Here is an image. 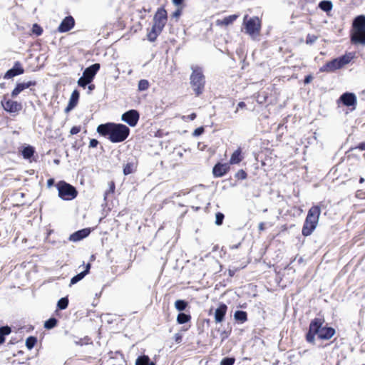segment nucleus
Returning <instances> with one entry per match:
<instances>
[{"mask_svg": "<svg viewBox=\"0 0 365 365\" xmlns=\"http://www.w3.org/2000/svg\"><path fill=\"white\" fill-rule=\"evenodd\" d=\"M97 132L103 136L108 135V139L112 143H120L128 138L130 129L123 124L108 123L99 125L97 128Z\"/></svg>", "mask_w": 365, "mask_h": 365, "instance_id": "f257e3e1", "label": "nucleus"}, {"mask_svg": "<svg viewBox=\"0 0 365 365\" xmlns=\"http://www.w3.org/2000/svg\"><path fill=\"white\" fill-rule=\"evenodd\" d=\"M167 11L165 9H158L153 18V25L148 34V39L153 42L162 32L167 22Z\"/></svg>", "mask_w": 365, "mask_h": 365, "instance_id": "f03ea898", "label": "nucleus"}, {"mask_svg": "<svg viewBox=\"0 0 365 365\" xmlns=\"http://www.w3.org/2000/svg\"><path fill=\"white\" fill-rule=\"evenodd\" d=\"M320 214L321 210L318 205L312 206L309 210L302 230L304 236H309L316 229Z\"/></svg>", "mask_w": 365, "mask_h": 365, "instance_id": "7ed1b4c3", "label": "nucleus"}, {"mask_svg": "<svg viewBox=\"0 0 365 365\" xmlns=\"http://www.w3.org/2000/svg\"><path fill=\"white\" fill-rule=\"evenodd\" d=\"M351 41L354 44L365 46V16H356L352 24Z\"/></svg>", "mask_w": 365, "mask_h": 365, "instance_id": "20e7f679", "label": "nucleus"}, {"mask_svg": "<svg viewBox=\"0 0 365 365\" xmlns=\"http://www.w3.org/2000/svg\"><path fill=\"white\" fill-rule=\"evenodd\" d=\"M192 74L190 75V85L197 96L202 93L205 84V78L202 71L199 67H192Z\"/></svg>", "mask_w": 365, "mask_h": 365, "instance_id": "39448f33", "label": "nucleus"}, {"mask_svg": "<svg viewBox=\"0 0 365 365\" xmlns=\"http://www.w3.org/2000/svg\"><path fill=\"white\" fill-rule=\"evenodd\" d=\"M324 322L323 319L315 318L311 322V329L317 332L319 338L327 340L334 336L335 330L331 327H322Z\"/></svg>", "mask_w": 365, "mask_h": 365, "instance_id": "423d86ee", "label": "nucleus"}, {"mask_svg": "<svg viewBox=\"0 0 365 365\" xmlns=\"http://www.w3.org/2000/svg\"><path fill=\"white\" fill-rule=\"evenodd\" d=\"M245 33L255 38L259 34L261 29V22L258 17L253 16L248 19V15H245L243 19Z\"/></svg>", "mask_w": 365, "mask_h": 365, "instance_id": "0eeeda50", "label": "nucleus"}, {"mask_svg": "<svg viewBox=\"0 0 365 365\" xmlns=\"http://www.w3.org/2000/svg\"><path fill=\"white\" fill-rule=\"evenodd\" d=\"M58 197L63 200H72L77 197L76 189L65 181H60L56 184Z\"/></svg>", "mask_w": 365, "mask_h": 365, "instance_id": "6e6552de", "label": "nucleus"}, {"mask_svg": "<svg viewBox=\"0 0 365 365\" xmlns=\"http://www.w3.org/2000/svg\"><path fill=\"white\" fill-rule=\"evenodd\" d=\"M3 108L8 113H18L22 108L21 103L8 99L6 96L3 97L1 101Z\"/></svg>", "mask_w": 365, "mask_h": 365, "instance_id": "1a4fd4ad", "label": "nucleus"}, {"mask_svg": "<svg viewBox=\"0 0 365 365\" xmlns=\"http://www.w3.org/2000/svg\"><path fill=\"white\" fill-rule=\"evenodd\" d=\"M139 118V113L136 110L132 109L124 113L121 116V120L130 126L134 127L137 125Z\"/></svg>", "mask_w": 365, "mask_h": 365, "instance_id": "9d476101", "label": "nucleus"}, {"mask_svg": "<svg viewBox=\"0 0 365 365\" xmlns=\"http://www.w3.org/2000/svg\"><path fill=\"white\" fill-rule=\"evenodd\" d=\"M75 25L74 19L71 16H66L58 27V31L64 33L70 31Z\"/></svg>", "mask_w": 365, "mask_h": 365, "instance_id": "9b49d317", "label": "nucleus"}, {"mask_svg": "<svg viewBox=\"0 0 365 365\" xmlns=\"http://www.w3.org/2000/svg\"><path fill=\"white\" fill-rule=\"evenodd\" d=\"M24 69L21 66V64L16 61L12 68L8 70L5 73L4 78L6 79L11 78L16 76L24 73Z\"/></svg>", "mask_w": 365, "mask_h": 365, "instance_id": "f8f14e48", "label": "nucleus"}, {"mask_svg": "<svg viewBox=\"0 0 365 365\" xmlns=\"http://www.w3.org/2000/svg\"><path fill=\"white\" fill-rule=\"evenodd\" d=\"M342 68L339 58H334L320 68L322 72H332Z\"/></svg>", "mask_w": 365, "mask_h": 365, "instance_id": "ddd939ff", "label": "nucleus"}, {"mask_svg": "<svg viewBox=\"0 0 365 365\" xmlns=\"http://www.w3.org/2000/svg\"><path fill=\"white\" fill-rule=\"evenodd\" d=\"M340 100L346 106H354L356 105V96L353 93H344L340 96Z\"/></svg>", "mask_w": 365, "mask_h": 365, "instance_id": "4468645a", "label": "nucleus"}, {"mask_svg": "<svg viewBox=\"0 0 365 365\" xmlns=\"http://www.w3.org/2000/svg\"><path fill=\"white\" fill-rule=\"evenodd\" d=\"M99 69L100 64L94 63L84 70L83 76H84V78H87L92 81Z\"/></svg>", "mask_w": 365, "mask_h": 365, "instance_id": "2eb2a0df", "label": "nucleus"}, {"mask_svg": "<svg viewBox=\"0 0 365 365\" xmlns=\"http://www.w3.org/2000/svg\"><path fill=\"white\" fill-rule=\"evenodd\" d=\"M36 82L35 81H28V82H24V83H19L16 84V86L11 92V97L16 98L21 92L24 91L25 89L29 88L30 86H35Z\"/></svg>", "mask_w": 365, "mask_h": 365, "instance_id": "dca6fc26", "label": "nucleus"}, {"mask_svg": "<svg viewBox=\"0 0 365 365\" xmlns=\"http://www.w3.org/2000/svg\"><path fill=\"white\" fill-rule=\"evenodd\" d=\"M227 311V306L225 304H220L215 312V322L216 323H221L223 322Z\"/></svg>", "mask_w": 365, "mask_h": 365, "instance_id": "f3484780", "label": "nucleus"}, {"mask_svg": "<svg viewBox=\"0 0 365 365\" xmlns=\"http://www.w3.org/2000/svg\"><path fill=\"white\" fill-rule=\"evenodd\" d=\"M79 98V92L77 90H74L71 93L69 99L68 104L65 108V112L68 113L73 110L77 105Z\"/></svg>", "mask_w": 365, "mask_h": 365, "instance_id": "a211bd4d", "label": "nucleus"}, {"mask_svg": "<svg viewBox=\"0 0 365 365\" xmlns=\"http://www.w3.org/2000/svg\"><path fill=\"white\" fill-rule=\"evenodd\" d=\"M89 234V229H82L71 235L69 240L73 242H78L86 237Z\"/></svg>", "mask_w": 365, "mask_h": 365, "instance_id": "6ab92c4d", "label": "nucleus"}, {"mask_svg": "<svg viewBox=\"0 0 365 365\" xmlns=\"http://www.w3.org/2000/svg\"><path fill=\"white\" fill-rule=\"evenodd\" d=\"M228 169L229 166L227 164L217 163L214 166L212 173L215 177L220 178L223 176Z\"/></svg>", "mask_w": 365, "mask_h": 365, "instance_id": "aec40b11", "label": "nucleus"}, {"mask_svg": "<svg viewBox=\"0 0 365 365\" xmlns=\"http://www.w3.org/2000/svg\"><path fill=\"white\" fill-rule=\"evenodd\" d=\"M239 17V14H232L228 16L225 17L222 20H217V26H228L232 24Z\"/></svg>", "mask_w": 365, "mask_h": 365, "instance_id": "412c9836", "label": "nucleus"}, {"mask_svg": "<svg viewBox=\"0 0 365 365\" xmlns=\"http://www.w3.org/2000/svg\"><path fill=\"white\" fill-rule=\"evenodd\" d=\"M91 268V264L88 263L87 264L86 267V269L79 274H76V276L73 277L71 279V285L74 284L79 281H81L82 279L84 278V277L89 272Z\"/></svg>", "mask_w": 365, "mask_h": 365, "instance_id": "4be33fe9", "label": "nucleus"}, {"mask_svg": "<svg viewBox=\"0 0 365 365\" xmlns=\"http://www.w3.org/2000/svg\"><path fill=\"white\" fill-rule=\"evenodd\" d=\"M241 149L240 148H238L237 150H236L232 155L231 158H230V163L232 164V165H234V164H238L239 163H240L242 160V158L241 156Z\"/></svg>", "mask_w": 365, "mask_h": 365, "instance_id": "5701e85b", "label": "nucleus"}, {"mask_svg": "<svg viewBox=\"0 0 365 365\" xmlns=\"http://www.w3.org/2000/svg\"><path fill=\"white\" fill-rule=\"evenodd\" d=\"M135 365H155L153 361H150V358L146 356H140L138 357L135 361Z\"/></svg>", "mask_w": 365, "mask_h": 365, "instance_id": "b1692460", "label": "nucleus"}, {"mask_svg": "<svg viewBox=\"0 0 365 365\" xmlns=\"http://www.w3.org/2000/svg\"><path fill=\"white\" fill-rule=\"evenodd\" d=\"M70 337L73 342L76 345L82 346L83 344H89L90 339L88 336H85L84 338H78L74 335H71Z\"/></svg>", "mask_w": 365, "mask_h": 365, "instance_id": "393cba45", "label": "nucleus"}, {"mask_svg": "<svg viewBox=\"0 0 365 365\" xmlns=\"http://www.w3.org/2000/svg\"><path fill=\"white\" fill-rule=\"evenodd\" d=\"M353 58L354 54L352 53H349L338 58L339 60L340 64H341V67H343L344 66L348 64L353 59Z\"/></svg>", "mask_w": 365, "mask_h": 365, "instance_id": "a878e982", "label": "nucleus"}, {"mask_svg": "<svg viewBox=\"0 0 365 365\" xmlns=\"http://www.w3.org/2000/svg\"><path fill=\"white\" fill-rule=\"evenodd\" d=\"M234 317L237 321L243 323L247 321V314L246 312L239 310L235 312Z\"/></svg>", "mask_w": 365, "mask_h": 365, "instance_id": "bb28decb", "label": "nucleus"}, {"mask_svg": "<svg viewBox=\"0 0 365 365\" xmlns=\"http://www.w3.org/2000/svg\"><path fill=\"white\" fill-rule=\"evenodd\" d=\"M319 7L324 11H329L332 9L333 5L331 1L324 0L319 4Z\"/></svg>", "mask_w": 365, "mask_h": 365, "instance_id": "cd10ccee", "label": "nucleus"}, {"mask_svg": "<svg viewBox=\"0 0 365 365\" xmlns=\"http://www.w3.org/2000/svg\"><path fill=\"white\" fill-rule=\"evenodd\" d=\"M191 317L189 314L185 313H180L177 317V322L180 324H182L190 321Z\"/></svg>", "mask_w": 365, "mask_h": 365, "instance_id": "c85d7f7f", "label": "nucleus"}, {"mask_svg": "<svg viewBox=\"0 0 365 365\" xmlns=\"http://www.w3.org/2000/svg\"><path fill=\"white\" fill-rule=\"evenodd\" d=\"M34 153V149L30 145L25 147L22 150V155L25 159H29L31 156H33Z\"/></svg>", "mask_w": 365, "mask_h": 365, "instance_id": "c756f323", "label": "nucleus"}, {"mask_svg": "<svg viewBox=\"0 0 365 365\" xmlns=\"http://www.w3.org/2000/svg\"><path fill=\"white\" fill-rule=\"evenodd\" d=\"M57 323L58 320L54 317H51L44 322V328L51 329L57 325Z\"/></svg>", "mask_w": 365, "mask_h": 365, "instance_id": "7c9ffc66", "label": "nucleus"}, {"mask_svg": "<svg viewBox=\"0 0 365 365\" xmlns=\"http://www.w3.org/2000/svg\"><path fill=\"white\" fill-rule=\"evenodd\" d=\"M187 306V303L182 299L176 300L175 302V307L178 311H184Z\"/></svg>", "mask_w": 365, "mask_h": 365, "instance_id": "2f4dec72", "label": "nucleus"}, {"mask_svg": "<svg viewBox=\"0 0 365 365\" xmlns=\"http://www.w3.org/2000/svg\"><path fill=\"white\" fill-rule=\"evenodd\" d=\"M135 166L133 163H128L123 168V173L125 175H128L134 172Z\"/></svg>", "mask_w": 365, "mask_h": 365, "instance_id": "473e14b6", "label": "nucleus"}, {"mask_svg": "<svg viewBox=\"0 0 365 365\" xmlns=\"http://www.w3.org/2000/svg\"><path fill=\"white\" fill-rule=\"evenodd\" d=\"M37 342V339L35 336H29L26 340V346L28 349H32Z\"/></svg>", "mask_w": 365, "mask_h": 365, "instance_id": "72a5a7b5", "label": "nucleus"}, {"mask_svg": "<svg viewBox=\"0 0 365 365\" xmlns=\"http://www.w3.org/2000/svg\"><path fill=\"white\" fill-rule=\"evenodd\" d=\"M150 83L148 81L142 79L139 81L138 88L140 91H146L149 88Z\"/></svg>", "mask_w": 365, "mask_h": 365, "instance_id": "f704fd0d", "label": "nucleus"}, {"mask_svg": "<svg viewBox=\"0 0 365 365\" xmlns=\"http://www.w3.org/2000/svg\"><path fill=\"white\" fill-rule=\"evenodd\" d=\"M68 305V299L67 297H63L58 301L57 307L59 309H65Z\"/></svg>", "mask_w": 365, "mask_h": 365, "instance_id": "c9c22d12", "label": "nucleus"}, {"mask_svg": "<svg viewBox=\"0 0 365 365\" xmlns=\"http://www.w3.org/2000/svg\"><path fill=\"white\" fill-rule=\"evenodd\" d=\"M315 334H317V332H314V330L311 329V324H310L309 327V331L307 332V334L306 335L307 341L309 343H314Z\"/></svg>", "mask_w": 365, "mask_h": 365, "instance_id": "e433bc0d", "label": "nucleus"}, {"mask_svg": "<svg viewBox=\"0 0 365 365\" xmlns=\"http://www.w3.org/2000/svg\"><path fill=\"white\" fill-rule=\"evenodd\" d=\"M235 361V358L232 357H225L222 359L220 362L221 365H233Z\"/></svg>", "mask_w": 365, "mask_h": 365, "instance_id": "4c0bfd02", "label": "nucleus"}, {"mask_svg": "<svg viewBox=\"0 0 365 365\" xmlns=\"http://www.w3.org/2000/svg\"><path fill=\"white\" fill-rule=\"evenodd\" d=\"M91 81L88 80L87 78H84V76H82L78 80V85L81 87L85 88L88 84H89Z\"/></svg>", "mask_w": 365, "mask_h": 365, "instance_id": "58836bf2", "label": "nucleus"}, {"mask_svg": "<svg viewBox=\"0 0 365 365\" xmlns=\"http://www.w3.org/2000/svg\"><path fill=\"white\" fill-rule=\"evenodd\" d=\"M11 331V327L9 326H4L0 327V334L3 336L4 337L6 335H9Z\"/></svg>", "mask_w": 365, "mask_h": 365, "instance_id": "ea45409f", "label": "nucleus"}, {"mask_svg": "<svg viewBox=\"0 0 365 365\" xmlns=\"http://www.w3.org/2000/svg\"><path fill=\"white\" fill-rule=\"evenodd\" d=\"M317 38L318 37L315 35L308 34L306 38V43L312 45L317 40Z\"/></svg>", "mask_w": 365, "mask_h": 365, "instance_id": "a19ab883", "label": "nucleus"}, {"mask_svg": "<svg viewBox=\"0 0 365 365\" xmlns=\"http://www.w3.org/2000/svg\"><path fill=\"white\" fill-rule=\"evenodd\" d=\"M32 31L34 34H36L37 36H40L43 33V29L40 26L35 24L33 25Z\"/></svg>", "mask_w": 365, "mask_h": 365, "instance_id": "79ce46f5", "label": "nucleus"}, {"mask_svg": "<svg viewBox=\"0 0 365 365\" xmlns=\"http://www.w3.org/2000/svg\"><path fill=\"white\" fill-rule=\"evenodd\" d=\"M224 215L221 212H217L215 216V224L217 225H221L224 220Z\"/></svg>", "mask_w": 365, "mask_h": 365, "instance_id": "37998d69", "label": "nucleus"}, {"mask_svg": "<svg viewBox=\"0 0 365 365\" xmlns=\"http://www.w3.org/2000/svg\"><path fill=\"white\" fill-rule=\"evenodd\" d=\"M203 132H204V128H203V127H200V128H196V129L194 130V132H193L192 135H193V136L197 137V136H199V135H200L201 134H202V133H203Z\"/></svg>", "mask_w": 365, "mask_h": 365, "instance_id": "c03bdc74", "label": "nucleus"}, {"mask_svg": "<svg viewBox=\"0 0 365 365\" xmlns=\"http://www.w3.org/2000/svg\"><path fill=\"white\" fill-rule=\"evenodd\" d=\"M236 177L241 179H245L247 178V173L243 170H240L236 174Z\"/></svg>", "mask_w": 365, "mask_h": 365, "instance_id": "a18cd8bd", "label": "nucleus"}, {"mask_svg": "<svg viewBox=\"0 0 365 365\" xmlns=\"http://www.w3.org/2000/svg\"><path fill=\"white\" fill-rule=\"evenodd\" d=\"M81 131V128L79 126H73L71 128L70 130V133L71 135H76Z\"/></svg>", "mask_w": 365, "mask_h": 365, "instance_id": "49530a36", "label": "nucleus"}, {"mask_svg": "<svg viewBox=\"0 0 365 365\" xmlns=\"http://www.w3.org/2000/svg\"><path fill=\"white\" fill-rule=\"evenodd\" d=\"M98 144V141L96 139H91L89 143L90 148H96Z\"/></svg>", "mask_w": 365, "mask_h": 365, "instance_id": "de8ad7c7", "label": "nucleus"}, {"mask_svg": "<svg viewBox=\"0 0 365 365\" xmlns=\"http://www.w3.org/2000/svg\"><path fill=\"white\" fill-rule=\"evenodd\" d=\"M181 13H182V9H178L172 15V16L173 18H175V19H178L180 15H181Z\"/></svg>", "mask_w": 365, "mask_h": 365, "instance_id": "09e8293b", "label": "nucleus"}, {"mask_svg": "<svg viewBox=\"0 0 365 365\" xmlns=\"http://www.w3.org/2000/svg\"><path fill=\"white\" fill-rule=\"evenodd\" d=\"M54 184V179L50 178L47 181L48 187H51Z\"/></svg>", "mask_w": 365, "mask_h": 365, "instance_id": "8fccbe9b", "label": "nucleus"}, {"mask_svg": "<svg viewBox=\"0 0 365 365\" xmlns=\"http://www.w3.org/2000/svg\"><path fill=\"white\" fill-rule=\"evenodd\" d=\"M196 118V114L195 113H191L190 115L187 116V118L190 120H193Z\"/></svg>", "mask_w": 365, "mask_h": 365, "instance_id": "3c124183", "label": "nucleus"}, {"mask_svg": "<svg viewBox=\"0 0 365 365\" xmlns=\"http://www.w3.org/2000/svg\"><path fill=\"white\" fill-rule=\"evenodd\" d=\"M173 3L176 6H180L182 4L183 0H172Z\"/></svg>", "mask_w": 365, "mask_h": 365, "instance_id": "603ef678", "label": "nucleus"}, {"mask_svg": "<svg viewBox=\"0 0 365 365\" xmlns=\"http://www.w3.org/2000/svg\"><path fill=\"white\" fill-rule=\"evenodd\" d=\"M246 106V104L244 103V102H240L238 104H237V109L236 110V112H237L238 109L239 108H243Z\"/></svg>", "mask_w": 365, "mask_h": 365, "instance_id": "864d4df0", "label": "nucleus"}, {"mask_svg": "<svg viewBox=\"0 0 365 365\" xmlns=\"http://www.w3.org/2000/svg\"><path fill=\"white\" fill-rule=\"evenodd\" d=\"M312 79V77L311 76H307L304 78V83H309Z\"/></svg>", "mask_w": 365, "mask_h": 365, "instance_id": "5fc2aeb1", "label": "nucleus"}, {"mask_svg": "<svg viewBox=\"0 0 365 365\" xmlns=\"http://www.w3.org/2000/svg\"><path fill=\"white\" fill-rule=\"evenodd\" d=\"M358 148L361 150H365V143H360Z\"/></svg>", "mask_w": 365, "mask_h": 365, "instance_id": "6e6d98bb", "label": "nucleus"}, {"mask_svg": "<svg viewBox=\"0 0 365 365\" xmlns=\"http://www.w3.org/2000/svg\"><path fill=\"white\" fill-rule=\"evenodd\" d=\"M264 229V224L263 222L259 223V230H263Z\"/></svg>", "mask_w": 365, "mask_h": 365, "instance_id": "4d7b16f0", "label": "nucleus"}, {"mask_svg": "<svg viewBox=\"0 0 365 365\" xmlns=\"http://www.w3.org/2000/svg\"><path fill=\"white\" fill-rule=\"evenodd\" d=\"M5 341V339L3 336L0 334V344H3Z\"/></svg>", "mask_w": 365, "mask_h": 365, "instance_id": "13d9d810", "label": "nucleus"}, {"mask_svg": "<svg viewBox=\"0 0 365 365\" xmlns=\"http://www.w3.org/2000/svg\"><path fill=\"white\" fill-rule=\"evenodd\" d=\"M88 88H89V90H91H91H93V89L94 88V85H90V86H88Z\"/></svg>", "mask_w": 365, "mask_h": 365, "instance_id": "bf43d9fd", "label": "nucleus"}, {"mask_svg": "<svg viewBox=\"0 0 365 365\" xmlns=\"http://www.w3.org/2000/svg\"><path fill=\"white\" fill-rule=\"evenodd\" d=\"M364 182V179L363 178H361L359 179V182L362 183V182Z\"/></svg>", "mask_w": 365, "mask_h": 365, "instance_id": "052dcab7", "label": "nucleus"}, {"mask_svg": "<svg viewBox=\"0 0 365 365\" xmlns=\"http://www.w3.org/2000/svg\"><path fill=\"white\" fill-rule=\"evenodd\" d=\"M180 339H181L180 336H177L175 340H176V341L178 342L180 340Z\"/></svg>", "mask_w": 365, "mask_h": 365, "instance_id": "680f3d73", "label": "nucleus"}, {"mask_svg": "<svg viewBox=\"0 0 365 365\" xmlns=\"http://www.w3.org/2000/svg\"><path fill=\"white\" fill-rule=\"evenodd\" d=\"M113 190H114V185H112V187H110V192H113Z\"/></svg>", "mask_w": 365, "mask_h": 365, "instance_id": "e2e57ef3", "label": "nucleus"}, {"mask_svg": "<svg viewBox=\"0 0 365 365\" xmlns=\"http://www.w3.org/2000/svg\"><path fill=\"white\" fill-rule=\"evenodd\" d=\"M107 192L105 194L104 198L106 199Z\"/></svg>", "mask_w": 365, "mask_h": 365, "instance_id": "0e129e2a", "label": "nucleus"}]
</instances>
